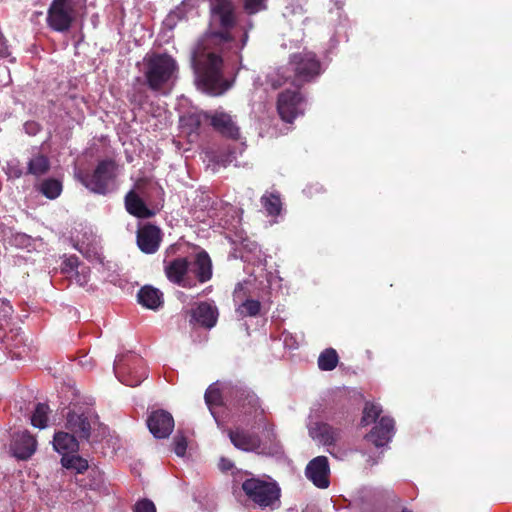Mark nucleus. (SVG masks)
Masks as SVG:
<instances>
[{
  "instance_id": "72a5a7b5",
  "label": "nucleus",
  "mask_w": 512,
  "mask_h": 512,
  "mask_svg": "<svg viewBox=\"0 0 512 512\" xmlns=\"http://www.w3.org/2000/svg\"><path fill=\"white\" fill-rule=\"evenodd\" d=\"M204 398L210 410H212L214 406H221L223 403L222 393L220 389L214 385L207 388Z\"/></svg>"
},
{
  "instance_id": "6ab92c4d",
  "label": "nucleus",
  "mask_w": 512,
  "mask_h": 512,
  "mask_svg": "<svg viewBox=\"0 0 512 512\" xmlns=\"http://www.w3.org/2000/svg\"><path fill=\"white\" fill-rule=\"evenodd\" d=\"M66 429L80 439L88 440L91 435V423L85 413L69 411L66 415Z\"/></svg>"
},
{
  "instance_id": "c85d7f7f",
  "label": "nucleus",
  "mask_w": 512,
  "mask_h": 512,
  "mask_svg": "<svg viewBox=\"0 0 512 512\" xmlns=\"http://www.w3.org/2000/svg\"><path fill=\"white\" fill-rule=\"evenodd\" d=\"M61 464L66 469H73L77 474H83L89 467L88 461L79 455H67L61 458Z\"/></svg>"
},
{
  "instance_id": "393cba45",
  "label": "nucleus",
  "mask_w": 512,
  "mask_h": 512,
  "mask_svg": "<svg viewBox=\"0 0 512 512\" xmlns=\"http://www.w3.org/2000/svg\"><path fill=\"white\" fill-rule=\"evenodd\" d=\"M50 168L51 163L49 158L41 152H36L27 162L25 175H32L38 178L47 174Z\"/></svg>"
},
{
  "instance_id": "bb28decb",
  "label": "nucleus",
  "mask_w": 512,
  "mask_h": 512,
  "mask_svg": "<svg viewBox=\"0 0 512 512\" xmlns=\"http://www.w3.org/2000/svg\"><path fill=\"white\" fill-rule=\"evenodd\" d=\"M339 362V356L335 349L327 348L322 351L318 357V367L322 371H331L335 369Z\"/></svg>"
},
{
  "instance_id": "4be33fe9",
  "label": "nucleus",
  "mask_w": 512,
  "mask_h": 512,
  "mask_svg": "<svg viewBox=\"0 0 512 512\" xmlns=\"http://www.w3.org/2000/svg\"><path fill=\"white\" fill-rule=\"evenodd\" d=\"M192 319L200 326L211 329L217 323V307L207 302H201L195 309L192 310Z\"/></svg>"
},
{
  "instance_id": "79ce46f5",
  "label": "nucleus",
  "mask_w": 512,
  "mask_h": 512,
  "mask_svg": "<svg viewBox=\"0 0 512 512\" xmlns=\"http://www.w3.org/2000/svg\"><path fill=\"white\" fill-rule=\"evenodd\" d=\"M75 482L82 488H92V484L87 483L83 478L76 477Z\"/></svg>"
},
{
  "instance_id": "9d476101",
  "label": "nucleus",
  "mask_w": 512,
  "mask_h": 512,
  "mask_svg": "<svg viewBox=\"0 0 512 512\" xmlns=\"http://www.w3.org/2000/svg\"><path fill=\"white\" fill-rule=\"evenodd\" d=\"M204 117L210 121L212 128L223 137L232 140L240 138V128L230 114L219 111L206 112Z\"/></svg>"
},
{
  "instance_id": "49530a36",
  "label": "nucleus",
  "mask_w": 512,
  "mask_h": 512,
  "mask_svg": "<svg viewBox=\"0 0 512 512\" xmlns=\"http://www.w3.org/2000/svg\"><path fill=\"white\" fill-rule=\"evenodd\" d=\"M401 512H413V511L410 509H407V508H402Z\"/></svg>"
},
{
  "instance_id": "c756f323",
  "label": "nucleus",
  "mask_w": 512,
  "mask_h": 512,
  "mask_svg": "<svg viewBox=\"0 0 512 512\" xmlns=\"http://www.w3.org/2000/svg\"><path fill=\"white\" fill-rule=\"evenodd\" d=\"M292 73L284 68L278 69L276 72L271 73L267 76V83L272 89L276 90L281 88L287 82L292 84Z\"/></svg>"
},
{
  "instance_id": "ddd939ff",
  "label": "nucleus",
  "mask_w": 512,
  "mask_h": 512,
  "mask_svg": "<svg viewBox=\"0 0 512 512\" xmlns=\"http://www.w3.org/2000/svg\"><path fill=\"white\" fill-rule=\"evenodd\" d=\"M147 426L151 434L157 439H165L174 429V418L166 410L152 411L147 418Z\"/></svg>"
},
{
  "instance_id": "4468645a",
  "label": "nucleus",
  "mask_w": 512,
  "mask_h": 512,
  "mask_svg": "<svg viewBox=\"0 0 512 512\" xmlns=\"http://www.w3.org/2000/svg\"><path fill=\"white\" fill-rule=\"evenodd\" d=\"M330 468L328 459L325 456H317L306 466V477L318 488L325 489L329 487Z\"/></svg>"
},
{
  "instance_id": "2f4dec72",
  "label": "nucleus",
  "mask_w": 512,
  "mask_h": 512,
  "mask_svg": "<svg viewBox=\"0 0 512 512\" xmlns=\"http://www.w3.org/2000/svg\"><path fill=\"white\" fill-rule=\"evenodd\" d=\"M381 412H382V409L380 406L370 403V402H367L363 409L361 425L367 426V425L371 424L372 422H376V420L379 418Z\"/></svg>"
},
{
  "instance_id": "4c0bfd02",
  "label": "nucleus",
  "mask_w": 512,
  "mask_h": 512,
  "mask_svg": "<svg viewBox=\"0 0 512 512\" xmlns=\"http://www.w3.org/2000/svg\"><path fill=\"white\" fill-rule=\"evenodd\" d=\"M78 267V258L72 256L67 258L62 264V272L71 273Z\"/></svg>"
},
{
  "instance_id": "a211bd4d",
  "label": "nucleus",
  "mask_w": 512,
  "mask_h": 512,
  "mask_svg": "<svg viewBox=\"0 0 512 512\" xmlns=\"http://www.w3.org/2000/svg\"><path fill=\"white\" fill-rule=\"evenodd\" d=\"M189 272L199 283H206L212 278V261L205 250L196 253L193 261L190 262Z\"/></svg>"
},
{
  "instance_id": "412c9836",
  "label": "nucleus",
  "mask_w": 512,
  "mask_h": 512,
  "mask_svg": "<svg viewBox=\"0 0 512 512\" xmlns=\"http://www.w3.org/2000/svg\"><path fill=\"white\" fill-rule=\"evenodd\" d=\"M126 211L137 218L147 219L155 215V212L147 207L143 199L134 191L130 190L124 199Z\"/></svg>"
},
{
  "instance_id": "423d86ee",
  "label": "nucleus",
  "mask_w": 512,
  "mask_h": 512,
  "mask_svg": "<svg viewBox=\"0 0 512 512\" xmlns=\"http://www.w3.org/2000/svg\"><path fill=\"white\" fill-rule=\"evenodd\" d=\"M242 490L260 508L275 509L280 506L281 489L276 482L251 477L242 483Z\"/></svg>"
},
{
  "instance_id": "473e14b6",
  "label": "nucleus",
  "mask_w": 512,
  "mask_h": 512,
  "mask_svg": "<svg viewBox=\"0 0 512 512\" xmlns=\"http://www.w3.org/2000/svg\"><path fill=\"white\" fill-rule=\"evenodd\" d=\"M261 309V303L258 300L247 299L237 309V312L242 317H254L257 316Z\"/></svg>"
},
{
  "instance_id": "37998d69",
  "label": "nucleus",
  "mask_w": 512,
  "mask_h": 512,
  "mask_svg": "<svg viewBox=\"0 0 512 512\" xmlns=\"http://www.w3.org/2000/svg\"><path fill=\"white\" fill-rule=\"evenodd\" d=\"M305 12H306V10L304 9V7H303V5H302V4L298 5L296 9H293V10H292V13H293V14L298 13V14L303 15Z\"/></svg>"
},
{
  "instance_id": "f3484780",
  "label": "nucleus",
  "mask_w": 512,
  "mask_h": 512,
  "mask_svg": "<svg viewBox=\"0 0 512 512\" xmlns=\"http://www.w3.org/2000/svg\"><path fill=\"white\" fill-rule=\"evenodd\" d=\"M36 448L37 440L29 431L25 430L13 436L11 450L16 458L27 460L35 453Z\"/></svg>"
},
{
  "instance_id": "7ed1b4c3",
  "label": "nucleus",
  "mask_w": 512,
  "mask_h": 512,
  "mask_svg": "<svg viewBox=\"0 0 512 512\" xmlns=\"http://www.w3.org/2000/svg\"><path fill=\"white\" fill-rule=\"evenodd\" d=\"M287 70L293 75L292 85L298 89L315 81L323 72L320 59L308 50L291 54Z\"/></svg>"
},
{
  "instance_id": "c9c22d12",
  "label": "nucleus",
  "mask_w": 512,
  "mask_h": 512,
  "mask_svg": "<svg viewBox=\"0 0 512 512\" xmlns=\"http://www.w3.org/2000/svg\"><path fill=\"white\" fill-rule=\"evenodd\" d=\"M173 450L177 456H184L187 450V439L184 435L178 434L173 439Z\"/></svg>"
},
{
  "instance_id": "b1692460",
  "label": "nucleus",
  "mask_w": 512,
  "mask_h": 512,
  "mask_svg": "<svg viewBox=\"0 0 512 512\" xmlns=\"http://www.w3.org/2000/svg\"><path fill=\"white\" fill-rule=\"evenodd\" d=\"M138 302L152 310L158 309L163 304V294L152 286H143L137 294Z\"/></svg>"
},
{
  "instance_id": "f03ea898",
  "label": "nucleus",
  "mask_w": 512,
  "mask_h": 512,
  "mask_svg": "<svg viewBox=\"0 0 512 512\" xmlns=\"http://www.w3.org/2000/svg\"><path fill=\"white\" fill-rule=\"evenodd\" d=\"M225 396L228 404L239 416L244 417L253 426H261L268 435L275 438V425L268 421L260 399L254 391L241 384L229 385L225 388Z\"/></svg>"
},
{
  "instance_id": "6e6552de",
  "label": "nucleus",
  "mask_w": 512,
  "mask_h": 512,
  "mask_svg": "<svg viewBox=\"0 0 512 512\" xmlns=\"http://www.w3.org/2000/svg\"><path fill=\"white\" fill-rule=\"evenodd\" d=\"M306 99L296 88L285 89L277 96L276 109L282 121L292 124L299 116L304 115Z\"/></svg>"
},
{
  "instance_id": "58836bf2",
  "label": "nucleus",
  "mask_w": 512,
  "mask_h": 512,
  "mask_svg": "<svg viewBox=\"0 0 512 512\" xmlns=\"http://www.w3.org/2000/svg\"><path fill=\"white\" fill-rule=\"evenodd\" d=\"M9 55V49L7 40L4 35L0 32V57H6Z\"/></svg>"
},
{
  "instance_id": "20e7f679",
  "label": "nucleus",
  "mask_w": 512,
  "mask_h": 512,
  "mask_svg": "<svg viewBox=\"0 0 512 512\" xmlns=\"http://www.w3.org/2000/svg\"><path fill=\"white\" fill-rule=\"evenodd\" d=\"M177 71L176 61L168 54H154L145 61V79L148 88L161 91Z\"/></svg>"
},
{
  "instance_id": "9b49d317",
  "label": "nucleus",
  "mask_w": 512,
  "mask_h": 512,
  "mask_svg": "<svg viewBox=\"0 0 512 512\" xmlns=\"http://www.w3.org/2000/svg\"><path fill=\"white\" fill-rule=\"evenodd\" d=\"M190 261L187 257H177L165 263L164 271L167 279L178 286L191 288L195 284L187 276L189 273Z\"/></svg>"
},
{
  "instance_id": "a19ab883",
  "label": "nucleus",
  "mask_w": 512,
  "mask_h": 512,
  "mask_svg": "<svg viewBox=\"0 0 512 512\" xmlns=\"http://www.w3.org/2000/svg\"><path fill=\"white\" fill-rule=\"evenodd\" d=\"M5 339H20V342L22 343L23 333L19 330H11L8 334H6Z\"/></svg>"
},
{
  "instance_id": "1a4fd4ad",
  "label": "nucleus",
  "mask_w": 512,
  "mask_h": 512,
  "mask_svg": "<svg viewBox=\"0 0 512 512\" xmlns=\"http://www.w3.org/2000/svg\"><path fill=\"white\" fill-rule=\"evenodd\" d=\"M115 371L119 380L130 387L140 385L147 378V371L143 361L139 357H131L130 359H120L116 362Z\"/></svg>"
},
{
  "instance_id": "f257e3e1",
  "label": "nucleus",
  "mask_w": 512,
  "mask_h": 512,
  "mask_svg": "<svg viewBox=\"0 0 512 512\" xmlns=\"http://www.w3.org/2000/svg\"><path fill=\"white\" fill-rule=\"evenodd\" d=\"M211 15L221 29L210 31L202 37L194 51V61L203 90L218 96L230 86L223 77V59L220 53L234 41L231 30L237 25V16L233 1L213 0Z\"/></svg>"
},
{
  "instance_id": "0eeeda50",
  "label": "nucleus",
  "mask_w": 512,
  "mask_h": 512,
  "mask_svg": "<svg viewBox=\"0 0 512 512\" xmlns=\"http://www.w3.org/2000/svg\"><path fill=\"white\" fill-rule=\"evenodd\" d=\"M86 0H52L47 12L48 26L57 32L68 31L74 22L77 11Z\"/></svg>"
},
{
  "instance_id": "ea45409f",
  "label": "nucleus",
  "mask_w": 512,
  "mask_h": 512,
  "mask_svg": "<svg viewBox=\"0 0 512 512\" xmlns=\"http://www.w3.org/2000/svg\"><path fill=\"white\" fill-rule=\"evenodd\" d=\"M219 468L222 471H229L233 468V463L229 459L221 458L219 462Z\"/></svg>"
},
{
  "instance_id": "e433bc0d",
  "label": "nucleus",
  "mask_w": 512,
  "mask_h": 512,
  "mask_svg": "<svg viewBox=\"0 0 512 512\" xmlns=\"http://www.w3.org/2000/svg\"><path fill=\"white\" fill-rule=\"evenodd\" d=\"M133 512H156V506L151 500L144 498L135 503Z\"/></svg>"
},
{
  "instance_id": "2eb2a0df",
  "label": "nucleus",
  "mask_w": 512,
  "mask_h": 512,
  "mask_svg": "<svg viewBox=\"0 0 512 512\" xmlns=\"http://www.w3.org/2000/svg\"><path fill=\"white\" fill-rule=\"evenodd\" d=\"M227 433L235 448L245 452H263L261 450V439L258 434L251 433L241 427L229 429Z\"/></svg>"
},
{
  "instance_id": "dca6fc26",
  "label": "nucleus",
  "mask_w": 512,
  "mask_h": 512,
  "mask_svg": "<svg viewBox=\"0 0 512 512\" xmlns=\"http://www.w3.org/2000/svg\"><path fill=\"white\" fill-rule=\"evenodd\" d=\"M394 433V419L388 416H383L379 419L372 430L365 436V438L375 447L381 448L386 446L391 441Z\"/></svg>"
},
{
  "instance_id": "c03bdc74",
  "label": "nucleus",
  "mask_w": 512,
  "mask_h": 512,
  "mask_svg": "<svg viewBox=\"0 0 512 512\" xmlns=\"http://www.w3.org/2000/svg\"><path fill=\"white\" fill-rule=\"evenodd\" d=\"M390 501H391V504L395 505V506H399L401 504V499L396 495H393L391 497Z\"/></svg>"
},
{
  "instance_id": "5701e85b",
  "label": "nucleus",
  "mask_w": 512,
  "mask_h": 512,
  "mask_svg": "<svg viewBox=\"0 0 512 512\" xmlns=\"http://www.w3.org/2000/svg\"><path fill=\"white\" fill-rule=\"evenodd\" d=\"M53 447L58 453L62 454L63 457L77 453L79 450V443L76 436L71 432L59 431L54 435Z\"/></svg>"
},
{
  "instance_id": "f8f14e48",
  "label": "nucleus",
  "mask_w": 512,
  "mask_h": 512,
  "mask_svg": "<svg viewBox=\"0 0 512 512\" xmlns=\"http://www.w3.org/2000/svg\"><path fill=\"white\" fill-rule=\"evenodd\" d=\"M161 229L151 223H146L137 230V245L145 254H154L158 251L162 242Z\"/></svg>"
},
{
  "instance_id": "a18cd8bd",
  "label": "nucleus",
  "mask_w": 512,
  "mask_h": 512,
  "mask_svg": "<svg viewBox=\"0 0 512 512\" xmlns=\"http://www.w3.org/2000/svg\"><path fill=\"white\" fill-rule=\"evenodd\" d=\"M23 174L25 173L20 169L14 171V176L17 178L21 177Z\"/></svg>"
},
{
  "instance_id": "cd10ccee",
  "label": "nucleus",
  "mask_w": 512,
  "mask_h": 512,
  "mask_svg": "<svg viewBox=\"0 0 512 512\" xmlns=\"http://www.w3.org/2000/svg\"><path fill=\"white\" fill-rule=\"evenodd\" d=\"M50 408L46 403H38L31 416V424L39 429L47 427Z\"/></svg>"
},
{
  "instance_id": "aec40b11",
  "label": "nucleus",
  "mask_w": 512,
  "mask_h": 512,
  "mask_svg": "<svg viewBox=\"0 0 512 512\" xmlns=\"http://www.w3.org/2000/svg\"><path fill=\"white\" fill-rule=\"evenodd\" d=\"M310 436L319 440L324 446H334L339 440L341 430L328 423L316 422L309 429Z\"/></svg>"
},
{
  "instance_id": "7c9ffc66",
  "label": "nucleus",
  "mask_w": 512,
  "mask_h": 512,
  "mask_svg": "<svg viewBox=\"0 0 512 512\" xmlns=\"http://www.w3.org/2000/svg\"><path fill=\"white\" fill-rule=\"evenodd\" d=\"M261 202L267 213L271 216H277L281 212V199L278 195H275L273 193L269 194L268 196H263L261 198Z\"/></svg>"
},
{
  "instance_id": "f704fd0d",
  "label": "nucleus",
  "mask_w": 512,
  "mask_h": 512,
  "mask_svg": "<svg viewBox=\"0 0 512 512\" xmlns=\"http://www.w3.org/2000/svg\"><path fill=\"white\" fill-rule=\"evenodd\" d=\"M243 8L249 15H254L267 9V0H243Z\"/></svg>"
},
{
  "instance_id": "de8ad7c7",
  "label": "nucleus",
  "mask_w": 512,
  "mask_h": 512,
  "mask_svg": "<svg viewBox=\"0 0 512 512\" xmlns=\"http://www.w3.org/2000/svg\"><path fill=\"white\" fill-rule=\"evenodd\" d=\"M312 188H313L312 186H311V187H308L307 192L311 193V189H312Z\"/></svg>"
},
{
  "instance_id": "a878e982",
  "label": "nucleus",
  "mask_w": 512,
  "mask_h": 512,
  "mask_svg": "<svg viewBox=\"0 0 512 512\" xmlns=\"http://www.w3.org/2000/svg\"><path fill=\"white\" fill-rule=\"evenodd\" d=\"M36 189L48 199H56L62 192V183L55 178L44 179Z\"/></svg>"
},
{
  "instance_id": "39448f33",
  "label": "nucleus",
  "mask_w": 512,
  "mask_h": 512,
  "mask_svg": "<svg viewBox=\"0 0 512 512\" xmlns=\"http://www.w3.org/2000/svg\"><path fill=\"white\" fill-rule=\"evenodd\" d=\"M117 177V164L113 159H104L98 162L93 172L81 174V183L91 192L107 195L115 188Z\"/></svg>"
},
{
  "instance_id": "09e8293b",
  "label": "nucleus",
  "mask_w": 512,
  "mask_h": 512,
  "mask_svg": "<svg viewBox=\"0 0 512 512\" xmlns=\"http://www.w3.org/2000/svg\"><path fill=\"white\" fill-rule=\"evenodd\" d=\"M306 3V0H303Z\"/></svg>"
}]
</instances>
